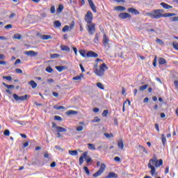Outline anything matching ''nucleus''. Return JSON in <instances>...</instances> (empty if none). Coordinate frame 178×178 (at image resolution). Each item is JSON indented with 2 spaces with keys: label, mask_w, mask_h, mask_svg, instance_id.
I'll return each instance as SVG.
<instances>
[{
  "label": "nucleus",
  "mask_w": 178,
  "mask_h": 178,
  "mask_svg": "<svg viewBox=\"0 0 178 178\" xmlns=\"http://www.w3.org/2000/svg\"><path fill=\"white\" fill-rule=\"evenodd\" d=\"M162 165H163V160H158L156 155L154 154L153 158L149 161L147 164V168L151 170L150 173L152 176L156 175V169L155 168H160V166H162Z\"/></svg>",
  "instance_id": "f257e3e1"
},
{
  "label": "nucleus",
  "mask_w": 178,
  "mask_h": 178,
  "mask_svg": "<svg viewBox=\"0 0 178 178\" xmlns=\"http://www.w3.org/2000/svg\"><path fill=\"white\" fill-rule=\"evenodd\" d=\"M162 9H156L152 10L151 13H147L146 16H149L151 19H161L162 17H172V16H176L175 13H166Z\"/></svg>",
  "instance_id": "f03ea898"
},
{
  "label": "nucleus",
  "mask_w": 178,
  "mask_h": 178,
  "mask_svg": "<svg viewBox=\"0 0 178 178\" xmlns=\"http://www.w3.org/2000/svg\"><path fill=\"white\" fill-rule=\"evenodd\" d=\"M108 66H106V64L104 63L100 65L99 68L95 69L94 73L96 74V76L102 77L105 74V70H108Z\"/></svg>",
  "instance_id": "7ed1b4c3"
},
{
  "label": "nucleus",
  "mask_w": 178,
  "mask_h": 178,
  "mask_svg": "<svg viewBox=\"0 0 178 178\" xmlns=\"http://www.w3.org/2000/svg\"><path fill=\"white\" fill-rule=\"evenodd\" d=\"M84 159L87 163L92 162V159L88 156V152H84L79 157V166H81L84 162Z\"/></svg>",
  "instance_id": "20e7f679"
},
{
  "label": "nucleus",
  "mask_w": 178,
  "mask_h": 178,
  "mask_svg": "<svg viewBox=\"0 0 178 178\" xmlns=\"http://www.w3.org/2000/svg\"><path fill=\"white\" fill-rule=\"evenodd\" d=\"M97 167L100 166V168L97 172H96L92 175L93 177H99V176H101V175H102V173L105 172V169H106V165H105V163H101V162L99 161L97 162Z\"/></svg>",
  "instance_id": "39448f33"
},
{
  "label": "nucleus",
  "mask_w": 178,
  "mask_h": 178,
  "mask_svg": "<svg viewBox=\"0 0 178 178\" xmlns=\"http://www.w3.org/2000/svg\"><path fill=\"white\" fill-rule=\"evenodd\" d=\"M52 127L56 129V131H57V138H62V134H60V133H66V131H67V129H66L64 127H59L56 125V123L55 122H52Z\"/></svg>",
  "instance_id": "423d86ee"
},
{
  "label": "nucleus",
  "mask_w": 178,
  "mask_h": 178,
  "mask_svg": "<svg viewBox=\"0 0 178 178\" xmlns=\"http://www.w3.org/2000/svg\"><path fill=\"white\" fill-rule=\"evenodd\" d=\"M79 54L83 58H98V54L95 53V51H89L88 53L86 54V50L81 49L79 50Z\"/></svg>",
  "instance_id": "0eeeda50"
},
{
  "label": "nucleus",
  "mask_w": 178,
  "mask_h": 178,
  "mask_svg": "<svg viewBox=\"0 0 178 178\" xmlns=\"http://www.w3.org/2000/svg\"><path fill=\"white\" fill-rule=\"evenodd\" d=\"M84 20L87 24H91L92 23V20H94V16L92 15V13L90 10H88L85 15Z\"/></svg>",
  "instance_id": "6e6552de"
},
{
  "label": "nucleus",
  "mask_w": 178,
  "mask_h": 178,
  "mask_svg": "<svg viewBox=\"0 0 178 178\" xmlns=\"http://www.w3.org/2000/svg\"><path fill=\"white\" fill-rule=\"evenodd\" d=\"M97 26V24H95V23L88 24L86 25V29H87L88 34H90V35H92L95 33V31H96L95 26Z\"/></svg>",
  "instance_id": "1a4fd4ad"
},
{
  "label": "nucleus",
  "mask_w": 178,
  "mask_h": 178,
  "mask_svg": "<svg viewBox=\"0 0 178 178\" xmlns=\"http://www.w3.org/2000/svg\"><path fill=\"white\" fill-rule=\"evenodd\" d=\"M13 97L14 99H15V101H26V99H29L30 98L29 95H25L24 96H19L16 93L13 94Z\"/></svg>",
  "instance_id": "9d476101"
},
{
  "label": "nucleus",
  "mask_w": 178,
  "mask_h": 178,
  "mask_svg": "<svg viewBox=\"0 0 178 178\" xmlns=\"http://www.w3.org/2000/svg\"><path fill=\"white\" fill-rule=\"evenodd\" d=\"M103 45L105 48L106 47H109V38H108V36H106V34H104L103 35Z\"/></svg>",
  "instance_id": "9b49d317"
},
{
  "label": "nucleus",
  "mask_w": 178,
  "mask_h": 178,
  "mask_svg": "<svg viewBox=\"0 0 178 178\" xmlns=\"http://www.w3.org/2000/svg\"><path fill=\"white\" fill-rule=\"evenodd\" d=\"M118 17L124 20V19H131V15L127 13H121L119 14Z\"/></svg>",
  "instance_id": "f8f14e48"
},
{
  "label": "nucleus",
  "mask_w": 178,
  "mask_h": 178,
  "mask_svg": "<svg viewBox=\"0 0 178 178\" xmlns=\"http://www.w3.org/2000/svg\"><path fill=\"white\" fill-rule=\"evenodd\" d=\"M88 2L92 12H94V13H97V7H95V5L94 4V2H92V0H88Z\"/></svg>",
  "instance_id": "ddd939ff"
},
{
  "label": "nucleus",
  "mask_w": 178,
  "mask_h": 178,
  "mask_svg": "<svg viewBox=\"0 0 178 178\" xmlns=\"http://www.w3.org/2000/svg\"><path fill=\"white\" fill-rule=\"evenodd\" d=\"M24 54L27 55L28 56H37V55H38V52L31 50L28 51H24Z\"/></svg>",
  "instance_id": "4468645a"
},
{
  "label": "nucleus",
  "mask_w": 178,
  "mask_h": 178,
  "mask_svg": "<svg viewBox=\"0 0 178 178\" xmlns=\"http://www.w3.org/2000/svg\"><path fill=\"white\" fill-rule=\"evenodd\" d=\"M127 10L129 13H132L134 15H140V12L138 11V10L134 8H129L127 9Z\"/></svg>",
  "instance_id": "2eb2a0df"
},
{
  "label": "nucleus",
  "mask_w": 178,
  "mask_h": 178,
  "mask_svg": "<svg viewBox=\"0 0 178 178\" xmlns=\"http://www.w3.org/2000/svg\"><path fill=\"white\" fill-rule=\"evenodd\" d=\"M114 10H117L118 12H123L126 10V8L123 6H117L114 7Z\"/></svg>",
  "instance_id": "dca6fc26"
},
{
  "label": "nucleus",
  "mask_w": 178,
  "mask_h": 178,
  "mask_svg": "<svg viewBox=\"0 0 178 178\" xmlns=\"http://www.w3.org/2000/svg\"><path fill=\"white\" fill-rule=\"evenodd\" d=\"M161 6H163V8L164 9H172L173 8V6L165 3V2H162L160 3Z\"/></svg>",
  "instance_id": "f3484780"
},
{
  "label": "nucleus",
  "mask_w": 178,
  "mask_h": 178,
  "mask_svg": "<svg viewBox=\"0 0 178 178\" xmlns=\"http://www.w3.org/2000/svg\"><path fill=\"white\" fill-rule=\"evenodd\" d=\"M119 176L118 174L115 172H109L108 175L106 177V178H118Z\"/></svg>",
  "instance_id": "a211bd4d"
},
{
  "label": "nucleus",
  "mask_w": 178,
  "mask_h": 178,
  "mask_svg": "<svg viewBox=\"0 0 178 178\" xmlns=\"http://www.w3.org/2000/svg\"><path fill=\"white\" fill-rule=\"evenodd\" d=\"M65 113L67 116H70V115H77L78 112L73 110H69Z\"/></svg>",
  "instance_id": "6ab92c4d"
},
{
  "label": "nucleus",
  "mask_w": 178,
  "mask_h": 178,
  "mask_svg": "<svg viewBox=\"0 0 178 178\" xmlns=\"http://www.w3.org/2000/svg\"><path fill=\"white\" fill-rule=\"evenodd\" d=\"M118 146L120 148V149H123V148H124V143H123V140L120 139L118 140Z\"/></svg>",
  "instance_id": "aec40b11"
},
{
  "label": "nucleus",
  "mask_w": 178,
  "mask_h": 178,
  "mask_svg": "<svg viewBox=\"0 0 178 178\" xmlns=\"http://www.w3.org/2000/svg\"><path fill=\"white\" fill-rule=\"evenodd\" d=\"M88 149H90L91 151H95V149H97V148H95V145L92 144V143H88Z\"/></svg>",
  "instance_id": "412c9836"
},
{
  "label": "nucleus",
  "mask_w": 178,
  "mask_h": 178,
  "mask_svg": "<svg viewBox=\"0 0 178 178\" xmlns=\"http://www.w3.org/2000/svg\"><path fill=\"white\" fill-rule=\"evenodd\" d=\"M166 63H168V62L166 61V60L165 58H159V64L166 65Z\"/></svg>",
  "instance_id": "4be33fe9"
},
{
  "label": "nucleus",
  "mask_w": 178,
  "mask_h": 178,
  "mask_svg": "<svg viewBox=\"0 0 178 178\" xmlns=\"http://www.w3.org/2000/svg\"><path fill=\"white\" fill-rule=\"evenodd\" d=\"M29 86H31V87H32V88H37V83H35V81H30L29 82Z\"/></svg>",
  "instance_id": "5701e85b"
},
{
  "label": "nucleus",
  "mask_w": 178,
  "mask_h": 178,
  "mask_svg": "<svg viewBox=\"0 0 178 178\" xmlns=\"http://www.w3.org/2000/svg\"><path fill=\"white\" fill-rule=\"evenodd\" d=\"M40 38L42 40H51L52 38V36L50 35H42L40 36Z\"/></svg>",
  "instance_id": "b1692460"
},
{
  "label": "nucleus",
  "mask_w": 178,
  "mask_h": 178,
  "mask_svg": "<svg viewBox=\"0 0 178 178\" xmlns=\"http://www.w3.org/2000/svg\"><path fill=\"white\" fill-rule=\"evenodd\" d=\"M54 26L56 29H59V27L62 26V23H60L59 21H54Z\"/></svg>",
  "instance_id": "393cba45"
},
{
  "label": "nucleus",
  "mask_w": 178,
  "mask_h": 178,
  "mask_svg": "<svg viewBox=\"0 0 178 178\" xmlns=\"http://www.w3.org/2000/svg\"><path fill=\"white\" fill-rule=\"evenodd\" d=\"M22 36L20 33H15L13 37L14 40H22Z\"/></svg>",
  "instance_id": "a878e982"
},
{
  "label": "nucleus",
  "mask_w": 178,
  "mask_h": 178,
  "mask_svg": "<svg viewBox=\"0 0 178 178\" xmlns=\"http://www.w3.org/2000/svg\"><path fill=\"white\" fill-rule=\"evenodd\" d=\"M161 143L163 146L166 145V136H165V134H161Z\"/></svg>",
  "instance_id": "bb28decb"
},
{
  "label": "nucleus",
  "mask_w": 178,
  "mask_h": 178,
  "mask_svg": "<svg viewBox=\"0 0 178 178\" xmlns=\"http://www.w3.org/2000/svg\"><path fill=\"white\" fill-rule=\"evenodd\" d=\"M69 154L72 156H76V155H79V153L77 152V150H70Z\"/></svg>",
  "instance_id": "cd10ccee"
},
{
  "label": "nucleus",
  "mask_w": 178,
  "mask_h": 178,
  "mask_svg": "<svg viewBox=\"0 0 178 178\" xmlns=\"http://www.w3.org/2000/svg\"><path fill=\"white\" fill-rule=\"evenodd\" d=\"M61 49L62 51H66L67 52H70V47H69V46L63 45L61 46Z\"/></svg>",
  "instance_id": "c85d7f7f"
},
{
  "label": "nucleus",
  "mask_w": 178,
  "mask_h": 178,
  "mask_svg": "<svg viewBox=\"0 0 178 178\" xmlns=\"http://www.w3.org/2000/svg\"><path fill=\"white\" fill-rule=\"evenodd\" d=\"M56 69L58 72H63V70H65V69H66V67H65V66H56Z\"/></svg>",
  "instance_id": "c756f323"
},
{
  "label": "nucleus",
  "mask_w": 178,
  "mask_h": 178,
  "mask_svg": "<svg viewBox=\"0 0 178 178\" xmlns=\"http://www.w3.org/2000/svg\"><path fill=\"white\" fill-rule=\"evenodd\" d=\"M3 86H4V87H6V88H8V90H10V88H15V86L13 85H8L7 83H5L4 82H3Z\"/></svg>",
  "instance_id": "7c9ffc66"
},
{
  "label": "nucleus",
  "mask_w": 178,
  "mask_h": 178,
  "mask_svg": "<svg viewBox=\"0 0 178 178\" xmlns=\"http://www.w3.org/2000/svg\"><path fill=\"white\" fill-rule=\"evenodd\" d=\"M63 10V5L60 4V5L58 6V8H57V12H58V13H62Z\"/></svg>",
  "instance_id": "2f4dec72"
},
{
  "label": "nucleus",
  "mask_w": 178,
  "mask_h": 178,
  "mask_svg": "<svg viewBox=\"0 0 178 178\" xmlns=\"http://www.w3.org/2000/svg\"><path fill=\"white\" fill-rule=\"evenodd\" d=\"M92 123H98V122H101V119L98 117H95L93 120H91Z\"/></svg>",
  "instance_id": "473e14b6"
},
{
  "label": "nucleus",
  "mask_w": 178,
  "mask_h": 178,
  "mask_svg": "<svg viewBox=\"0 0 178 178\" xmlns=\"http://www.w3.org/2000/svg\"><path fill=\"white\" fill-rule=\"evenodd\" d=\"M46 72L47 73H52V72H54V69H52V67L51 66H47L46 67Z\"/></svg>",
  "instance_id": "72a5a7b5"
},
{
  "label": "nucleus",
  "mask_w": 178,
  "mask_h": 178,
  "mask_svg": "<svg viewBox=\"0 0 178 178\" xmlns=\"http://www.w3.org/2000/svg\"><path fill=\"white\" fill-rule=\"evenodd\" d=\"M97 87H98V88H100V90H105V87L101 82L97 83Z\"/></svg>",
  "instance_id": "f704fd0d"
},
{
  "label": "nucleus",
  "mask_w": 178,
  "mask_h": 178,
  "mask_svg": "<svg viewBox=\"0 0 178 178\" xmlns=\"http://www.w3.org/2000/svg\"><path fill=\"white\" fill-rule=\"evenodd\" d=\"M99 40V36L98 35V33H96L93 41L94 42H95V44H98Z\"/></svg>",
  "instance_id": "c9c22d12"
},
{
  "label": "nucleus",
  "mask_w": 178,
  "mask_h": 178,
  "mask_svg": "<svg viewBox=\"0 0 178 178\" xmlns=\"http://www.w3.org/2000/svg\"><path fill=\"white\" fill-rule=\"evenodd\" d=\"M104 136H106V138H113V134L112 133L111 134L105 133Z\"/></svg>",
  "instance_id": "e433bc0d"
},
{
  "label": "nucleus",
  "mask_w": 178,
  "mask_h": 178,
  "mask_svg": "<svg viewBox=\"0 0 178 178\" xmlns=\"http://www.w3.org/2000/svg\"><path fill=\"white\" fill-rule=\"evenodd\" d=\"M128 102V105H131V102H130V100L127 99L123 104V107H122V112H124L125 109H124V105H126V104Z\"/></svg>",
  "instance_id": "4c0bfd02"
},
{
  "label": "nucleus",
  "mask_w": 178,
  "mask_h": 178,
  "mask_svg": "<svg viewBox=\"0 0 178 178\" xmlns=\"http://www.w3.org/2000/svg\"><path fill=\"white\" fill-rule=\"evenodd\" d=\"M148 88V85H143L139 88V91H144V90H147Z\"/></svg>",
  "instance_id": "58836bf2"
},
{
  "label": "nucleus",
  "mask_w": 178,
  "mask_h": 178,
  "mask_svg": "<svg viewBox=\"0 0 178 178\" xmlns=\"http://www.w3.org/2000/svg\"><path fill=\"white\" fill-rule=\"evenodd\" d=\"M54 109H56V111H60V109H65V106H54Z\"/></svg>",
  "instance_id": "ea45409f"
},
{
  "label": "nucleus",
  "mask_w": 178,
  "mask_h": 178,
  "mask_svg": "<svg viewBox=\"0 0 178 178\" xmlns=\"http://www.w3.org/2000/svg\"><path fill=\"white\" fill-rule=\"evenodd\" d=\"M109 114V111L108 110H104L103 111V113H102V115L104 118H106V116H108V115Z\"/></svg>",
  "instance_id": "a19ab883"
},
{
  "label": "nucleus",
  "mask_w": 178,
  "mask_h": 178,
  "mask_svg": "<svg viewBox=\"0 0 178 178\" xmlns=\"http://www.w3.org/2000/svg\"><path fill=\"white\" fill-rule=\"evenodd\" d=\"M50 58H51V59H58V58H59V54H51Z\"/></svg>",
  "instance_id": "79ce46f5"
},
{
  "label": "nucleus",
  "mask_w": 178,
  "mask_h": 178,
  "mask_svg": "<svg viewBox=\"0 0 178 178\" xmlns=\"http://www.w3.org/2000/svg\"><path fill=\"white\" fill-rule=\"evenodd\" d=\"M70 29V26H67V25H65V26L63 28L62 31H63V33H66V31H69V29Z\"/></svg>",
  "instance_id": "37998d69"
},
{
  "label": "nucleus",
  "mask_w": 178,
  "mask_h": 178,
  "mask_svg": "<svg viewBox=\"0 0 178 178\" xmlns=\"http://www.w3.org/2000/svg\"><path fill=\"white\" fill-rule=\"evenodd\" d=\"M156 42H157V44H159L160 45H164L165 42H163V41L159 38H156Z\"/></svg>",
  "instance_id": "c03bdc74"
},
{
  "label": "nucleus",
  "mask_w": 178,
  "mask_h": 178,
  "mask_svg": "<svg viewBox=\"0 0 178 178\" xmlns=\"http://www.w3.org/2000/svg\"><path fill=\"white\" fill-rule=\"evenodd\" d=\"M83 74H81L80 76H76L72 78V80H81L83 79Z\"/></svg>",
  "instance_id": "a18cd8bd"
},
{
  "label": "nucleus",
  "mask_w": 178,
  "mask_h": 178,
  "mask_svg": "<svg viewBox=\"0 0 178 178\" xmlns=\"http://www.w3.org/2000/svg\"><path fill=\"white\" fill-rule=\"evenodd\" d=\"M172 46L174 49H176L177 51H178V43L177 42H173Z\"/></svg>",
  "instance_id": "49530a36"
},
{
  "label": "nucleus",
  "mask_w": 178,
  "mask_h": 178,
  "mask_svg": "<svg viewBox=\"0 0 178 178\" xmlns=\"http://www.w3.org/2000/svg\"><path fill=\"white\" fill-rule=\"evenodd\" d=\"M83 170L86 172L88 176H90V170H88V167H83Z\"/></svg>",
  "instance_id": "de8ad7c7"
},
{
  "label": "nucleus",
  "mask_w": 178,
  "mask_h": 178,
  "mask_svg": "<svg viewBox=\"0 0 178 178\" xmlns=\"http://www.w3.org/2000/svg\"><path fill=\"white\" fill-rule=\"evenodd\" d=\"M56 149H58V151H60L61 152H63L65 151V149L60 147L59 145H56L55 146Z\"/></svg>",
  "instance_id": "09e8293b"
},
{
  "label": "nucleus",
  "mask_w": 178,
  "mask_h": 178,
  "mask_svg": "<svg viewBox=\"0 0 178 178\" xmlns=\"http://www.w3.org/2000/svg\"><path fill=\"white\" fill-rule=\"evenodd\" d=\"M3 79L4 80H7L8 81H12V80H13L12 76H3Z\"/></svg>",
  "instance_id": "8fccbe9b"
},
{
  "label": "nucleus",
  "mask_w": 178,
  "mask_h": 178,
  "mask_svg": "<svg viewBox=\"0 0 178 178\" xmlns=\"http://www.w3.org/2000/svg\"><path fill=\"white\" fill-rule=\"evenodd\" d=\"M54 120H58V122H62V117H60L59 115H55Z\"/></svg>",
  "instance_id": "3c124183"
},
{
  "label": "nucleus",
  "mask_w": 178,
  "mask_h": 178,
  "mask_svg": "<svg viewBox=\"0 0 178 178\" xmlns=\"http://www.w3.org/2000/svg\"><path fill=\"white\" fill-rule=\"evenodd\" d=\"M3 134H4V136L9 137V136H10V131H9L8 129H6L4 131Z\"/></svg>",
  "instance_id": "603ef678"
},
{
  "label": "nucleus",
  "mask_w": 178,
  "mask_h": 178,
  "mask_svg": "<svg viewBox=\"0 0 178 178\" xmlns=\"http://www.w3.org/2000/svg\"><path fill=\"white\" fill-rule=\"evenodd\" d=\"M139 148H141V149H143V152H145V154H148V151L147 150V149H145V147H144V146L139 145Z\"/></svg>",
  "instance_id": "864d4df0"
},
{
  "label": "nucleus",
  "mask_w": 178,
  "mask_h": 178,
  "mask_svg": "<svg viewBox=\"0 0 178 178\" xmlns=\"http://www.w3.org/2000/svg\"><path fill=\"white\" fill-rule=\"evenodd\" d=\"M50 12H51V13H52V14L55 13V12H56L55 6H51V8H50Z\"/></svg>",
  "instance_id": "5fc2aeb1"
},
{
  "label": "nucleus",
  "mask_w": 178,
  "mask_h": 178,
  "mask_svg": "<svg viewBox=\"0 0 178 178\" xmlns=\"http://www.w3.org/2000/svg\"><path fill=\"white\" fill-rule=\"evenodd\" d=\"M157 59H158V57H157V56H155V57H154V61H153V66H154V67H156V60H157Z\"/></svg>",
  "instance_id": "6e6d98bb"
},
{
  "label": "nucleus",
  "mask_w": 178,
  "mask_h": 178,
  "mask_svg": "<svg viewBox=\"0 0 178 178\" xmlns=\"http://www.w3.org/2000/svg\"><path fill=\"white\" fill-rule=\"evenodd\" d=\"M84 127L83 126H79L76 127V131H83Z\"/></svg>",
  "instance_id": "4d7b16f0"
},
{
  "label": "nucleus",
  "mask_w": 178,
  "mask_h": 178,
  "mask_svg": "<svg viewBox=\"0 0 178 178\" xmlns=\"http://www.w3.org/2000/svg\"><path fill=\"white\" fill-rule=\"evenodd\" d=\"M15 72H16V73H18L19 74H22V73H23V70H20V68H17L15 70Z\"/></svg>",
  "instance_id": "13d9d810"
},
{
  "label": "nucleus",
  "mask_w": 178,
  "mask_h": 178,
  "mask_svg": "<svg viewBox=\"0 0 178 178\" xmlns=\"http://www.w3.org/2000/svg\"><path fill=\"white\" fill-rule=\"evenodd\" d=\"M154 127H155L156 131H158V133H159V125L158 124H155Z\"/></svg>",
  "instance_id": "bf43d9fd"
},
{
  "label": "nucleus",
  "mask_w": 178,
  "mask_h": 178,
  "mask_svg": "<svg viewBox=\"0 0 178 178\" xmlns=\"http://www.w3.org/2000/svg\"><path fill=\"white\" fill-rule=\"evenodd\" d=\"M114 161H115V162H120V157L119 156H115L114 158Z\"/></svg>",
  "instance_id": "052dcab7"
},
{
  "label": "nucleus",
  "mask_w": 178,
  "mask_h": 178,
  "mask_svg": "<svg viewBox=\"0 0 178 178\" xmlns=\"http://www.w3.org/2000/svg\"><path fill=\"white\" fill-rule=\"evenodd\" d=\"M79 66L81 67V70L82 73H84V72H86L84 67L81 64H80Z\"/></svg>",
  "instance_id": "680f3d73"
},
{
  "label": "nucleus",
  "mask_w": 178,
  "mask_h": 178,
  "mask_svg": "<svg viewBox=\"0 0 178 178\" xmlns=\"http://www.w3.org/2000/svg\"><path fill=\"white\" fill-rule=\"evenodd\" d=\"M19 63H22V60L17 59L15 62V65H19Z\"/></svg>",
  "instance_id": "e2e57ef3"
},
{
  "label": "nucleus",
  "mask_w": 178,
  "mask_h": 178,
  "mask_svg": "<svg viewBox=\"0 0 178 178\" xmlns=\"http://www.w3.org/2000/svg\"><path fill=\"white\" fill-rule=\"evenodd\" d=\"M114 124L115 125V126H118V124H119V122H118V118H114Z\"/></svg>",
  "instance_id": "0e129e2a"
},
{
  "label": "nucleus",
  "mask_w": 178,
  "mask_h": 178,
  "mask_svg": "<svg viewBox=\"0 0 178 178\" xmlns=\"http://www.w3.org/2000/svg\"><path fill=\"white\" fill-rule=\"evenodd\" d=\"M55 166H56V162L54 161L51 163L50 167L55 168Z\"/></svg>",
  "instance_id": "69168bd1"
},
{
  "label": "nucleus",
  "mask_w": 178,
  "mask_h": 178,
  "mask_svg": "<svg viewBox=\"0 0 178 178\" xmlns=\"http://www.w3.org/2000/svg\"><path fill=\"white\" fill-rule=\"evenodd\" d=\"M4 29H12V24H8L4 26Z\"/></svg>",
  "instance_id": "338daca9"
},
{
  "label": "nucleus",
  "mask_w": 178,
  "mask_h": 178,
  "mask_svg": "<svg viewBox=\"0 0 178 178\" xmlns=\"http://www.w3.org/2000/svg\"><path fill=\"white\" fill-rule=\"evenodd\" d=\"M44 156L45 158H49V154H48V152H45L44 154Z\"/></svg>",
  "instance_id": "774afa93"
}]
</instances>
